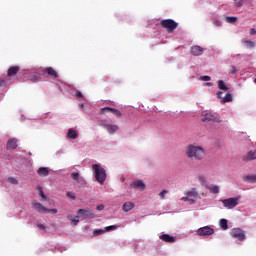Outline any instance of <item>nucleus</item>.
Masks as SVG:
<instances>
[{
	"label": "nucleus",
	"instance_id": "obj_4",
	"mask_svg": "<svg viewBox=\"0 0 256 256\" xmlns=\"http://www.w3.org/2000/svg\"><path fill=\"white\" fill-rule=\"evenodd\" d=\"M240 200H241V196H237V197L223 199L220 201H221V203H223V205L226 209H235V207H237V205H239Z\"/></svg>",
	"mask_w": 256,
	"mask_h": 256
},
{
	"label": "nucleus",
	"instance_id": "obj_27",
	"mask_svg": "<svg viewBox=\"0 0 256 256\" xmlns=\"http://www.w3.org/2000/svg\"><path fill=\"white\" fill-rule=\"evenodd\" d=\"M233 101V95L231 93H226V95L222 98L223 103H231Z\"/></svg>",
	"mask_w": 256,
	"mask_h": 256
},
{
	"label": "nucleus",
	"instance_id": "obj_36",
	"mask_svg": "<svg viewBox=\"0 0 256 256\" xmlns=\"http://www.w3.org/2000/svg\"><path fill=\"white\" fill-rule=\"evenodd\" d=\"M117 229V225H111L108 227H105V231H115Z\"/></svg>",
	"mask_w": 256,
	"mask_h": 256
},
{
	"label": "nucleus",
	"instance_id": "obj_39",
	"mask_svg": "<svg viewBox=\"0 0 256 256\" xmlns=\"http://www.w3.org/2000/svg\"><path fill=\"white\" fill-rule=\"evenodd\" d=\"M46 213H52V215H55V214H57V209H55V208H52V209L46 208Z\"/></svg>",
	"mask_w": 256,
	"mask_h": 256
},
{
	"label": "nucleus",
	"instance_id": "obj_31",
	"mask_svg": "<svg viewBox=\"0 0 256 256\" xmlns=\"http://www.w3.org/2000/svg\"><path fill=\"white\" fill-rule=\"evenodd\" d=\"M71 177L74 181H78L81 178V175L79 174V172H72Z\"/></svg>",
	"mask_w": 256,
	"mask_h": 256
},
{
	"label": "nucleus",
	"instance_id": "obj_7",
	"mask_svg": "<svg viewBox=\"0 0 256 256\" xmlns=\"http://www.w3.org/2000/svg\"><path fill=\"white\" fill-rule=\"evenodd\" d=\"M202 121L207 122V121H213L214 123H221V120L215 116V114L211 112H206L202 114Z\"/></svg>",
	"mask_w": 256,
	"mask_h": 256
},
{
	"label": "nucleus",
	"instance_id": "obj_14",
	"mask_svg": "<svg viewBox=\"0 0 256 256\" xmlns=\"http://www.w3.org/2000/svg\"><path fill=\"white\" fill-rule=\"evenodd\" d=\"M122 209L125 213H129V211L135 209V204L133 202H125L122 206Z\"/></svg>",
	"mask_w": 256,
	"mask_h": 256
},
{
	"label": "nucleus",
	"instance_id": "obj_8",
	"mask_svg": "<svg viewBox=\"0 0 256 256\" xmlns=\"http://www.w3.org/2000/svg\"><path fill=\"white\" fill-rule=\"evenodd\" d=\"M77 213L86 219H95V212L91 209H79Z\"/></svg>",
	"mask_w": 256,
	"mask_h": 256
},
{
	"label": "nucleus",
	"instance_id": "obj_29",
	"mask_svg": "<svg viewBox=\"0 0 256 256\" xmlns=\"http://www.w3.org/2000/svg\"><path fill=\"white\" fill-rule=\"evenodd\" d=\"M66 196L68 197V199H72V201H75V199H77L75 193L71 191L66 192Z\"/></svg>",
	"mask_w": 256,
	"mask_h": 256
},
{
	"label": "nucleus",
	"instance_id": "obj_10",
	"mask_svg": "<svg viewBox=\"0 0 256 256\" xmlns=\"http://www.w3.org/2000/svg\"><path fill=\"white\" fill-rule=\"evenodd\" d=\"M32 207L38 213H46V211H47V207L43 206V204H41L39 202L32 203Z\"/></svg>",
	"mask_w": 256,
	"mask_h": 256
},
{
	"label": "nucleus",
	"instance_id": "obj_52",
	"mask_svg": "<svg viewBox=\"0 0 256 256\" xmlns=\"http://www.w3.org/2000/svg\"><path fill=\"white\" fill-rule=\"evenodd\" d=\"M181 201H189V197H182Z\"/></svg>",
	"mask_w": 256,
	"mask_h": 256
},
{
	"label": "nucleus",
	"instance_id": "obj_55",
	"mask_svg": "<svg viewBox=\"0 0 256 256\" xmlns=\"http://www.w3.org/2000/svg\"><path fill=\"white\" fill-rule=\"evenodd\" d=\"M80 107H81V109H83L84 105H83V104H80Z\"/></svg>",
	"mask_w": 256,
	"mask_h": 256
},
{
	"label": "nucleus",
	"instance_id": "obj_13",
	"mask_svg": "<svg viewBox=\"0 0 256 256\" xmlns=\"http://www.w3.org/2000/svg\"><path fill=\"white\" fill-rule=\"evenodd\" d=\"M160 239L161 241H165V243H175V237L169 234H161Z\"/></svg>",
	"mask_w": 256,
	"mask_h": 256
},
{
	"label": "nucleus",
	"instance_id": "obj_34",
	"mask_svg": "<svg viewBox=\"0 0 256 256\" xmlns=\"http://www.w3.org/2000/svg\"><path fill=\"white\" fill-rule=\"evenodd\" d=\"M9 183H11L12 185H18L19 181L13 177H9L8 178Z\"/></svg>",
	"mask_w": 256,
	"mask_h": 256
},
{
	"label": "nucleus",
	"instance_id": "obj_30",
	"mask_svg": "<svg viewBox=\"0 0 256 256\" xmlns=\"http://www.w3.org/2000/svg\"><path fill=\"white\" fill-rule=\"evenodd\" d=\"M37 189H38L39 196L42 197V199H47V196L45 195V192H43V187L38 186Z\"/></svg>",
	"mask_w": 256,
	"mask_h": 256
},
{
	"label": "nucleus",
	"instance_id": "obj_22",
	"mask_svg": "<svg viewBox=\"0 0 256 256\" xmlns=\"http://www.w3.org/2000/svg\"><path fill=\"white\" fill-rule=\"evenodd\" d=\"M207 189H209L210 193H213L214 195L219 194V186L215 185V184H211L209 186H206Z\"/></svg>",
	"mask_w": 256,
	"mask_h": 256
},
{
	"label": "nucleus",
	"instance_id": "obj_35",
	"mask_svg": "<svg viewBox=\"0 0 256 256\" xmlns=\"http://www.w3.org/2000/svg\"><path fill=\"white\" fill-rule=\"evenodd\" d=\"M39 79V74H33L32 76H30V81H33V83H35V81H38Z\"/></svg>",
	"mask_w": 256,
	"mask_h": 256
},
{
	"label": "nucleus",
	"instance_id": "obj_3",
	"mask_svg": "<svg viewBox=\"0 0 256 256\" xmlns=\"http://www.w3.org/2000/svg\"><path fill=\"white\" fill-rule=\"evenodd\" d=\"M160 24L168 33H173L179 27V24L173 19L162 20Z\"/></svg>",
	"mask_w": 256,
	"mask_h": 256
},
{
	"label": "nucleus",
	"instance_id": "obj_21",
	"mask_svg": "<svg viewBox=\"0 0 256 256\" xmlns=\"http://www.w3.org/2000/svg\"><path fill=\"white\" fill-rule=\"evenodd\" d=\"M229 221H227V219L222 218L219 220V227L220 229H222L223 231H227V229H229V225H228Z\"/></svg>",
	"mask_w": 256,
	"mask_h": 256
},
{
	"label": "nucleus",
	"instance_id": "obj_6",
	"mask_svg": "<svg viewBox=\"0 0 256 256\" xmlns=\"http://www.w3.org/2000/svg\"><path fill=\"white\" fill-rule=\"evenodd\" d=\"M231 236L235 239H238V241H245V231H243L240 228H234L230 232Z\"/></svg>",
	"mask_w": 256,
	"mask_h": 256
},
{
	"label": "nucleus",
	"instance_id": "obj_25",
	"mask_svg": "<svg viewBox=\"0 0 256 256\" xmlns=\"http://www.w3.org/2000/svg\"><path fill=\"white\" fill-rule=\"evenodd\" d=\"M16 73H19V66H12L8 69V77H13Z\"/></svg>",
	"mask_w": 256,
	"mask_h": 256
},
{
	"label": "nucleus",
	"instance_id": "obj_53",
	"mask_svg": "<svg viewBox=\"0 0 256 256\" xmlns=\"http://www.w3.org/2000/svg\"><path fill=\"white\" fill-rule=\"evenodd\" d=\"M1 85H5V80L0 79V87H1Z\"/></svg>",
	"mask_w": 256,
	"mask_h": 256
},
{
	"label": "nucleus",
	"instance_id": "obj_5",
	"mask_svg": "<svg viewBox=\"0 0 256 256\" xmlns=\"http://www.w3.org/2000/svg\"><path fill=\"white\" fill-rule=\"evenodd\" d=\"M213 233H215V229L211 226L201 227L196 232L199 237H209L210 235H213Z\"/></svg>",
	"mask_w": 256,
	"mask_h": 256
},
{
	"label": "nucleus",
	"instance_id": "obj_49",
	"mask_svg": "<svg viewBox=\"0 0 256 256\" xmlns=\"http://www.w3.org/2000/svg\"><path fill=\"white\" fill-rule=\"evenodd\" d=\"M188 202L190 205H195L196 203L195 199H192V198H189Z\"/></svg>",
	"mask_w": 256,
	"mask_h": 256
},
{
	"label": "nucleus",
	"instance_id": "obj_33",
	"mask_svg": "<svg viewBox=\"0 0 256 256\" xmlns=\"http://www.w3.org/2000/svg\"><path fill=\"white\" fill-rule=\"evenodd\" d=\"M103 233H105V230L97 229V230H94L93 235H94V237H97L99 235H103Z\"/></svg>",
	"mask_w": 256,
	"mask_h": 256
},
{
	"label": "nucleus",
	"instance_id": "obj_54",
	"mask_svg": "<svg viewBox=\"0 0 256 256\" xmlns=\"http://www.w3.org/2000/svg\"><path fill=\"white\" fill-rule=\"evenodd\" d=\"M206 85H208L209 87L213 86V83L208 82Z\"/></svg>",
	"mask_w": 256,
	"mask_h": 256
},
{
	"label": "nucleus",
	"instance_id": "obj_26",
	"mask_svg": "<svg viewBox=\"0 0 256 256\" xmlns=\"http://www.w3.org/2000/svg\"><path fill=\"white\" fill-rule=\"evenodd\" d=\"M67 219H69V221H71V223H72L73 225H79V216H75V217L73 218V215L68 214V215H67Z\"/></svg>",
	"mask_w": 256,
	"mask_h": 256
},
{
	"label": "nucleus",
	"instance_id": "obj_24",
	"mask_svg": "<svg viewBox=\"0 0 256 256\" xmlns=\"http://www.w3.org/2000/svg\"><path fill=\"white\" fill-rule=\"evenodd\" d=\"M7 149H17V139L16 138L8 140Z\"/></svg>",
	"mask_w": 256,
	"mask_h": 256
},
{
	"label": "nucleus",
	"instance_id": "obj_16",
	"mask_svg": "<svg viewBox=\"0 0 256 256\" xmlns=\"http://www.w3.org/2000/svg\"><path fill=\"white\" fill-rule=\"evenodd\" d=\"M187 197H194V199H201L199 192H197L196 188H192L188 192H186Z\"/></svg>",
	"mask_w": 256,
	"mask_h": 256
},
{
	"label": "nucleus",
	"instance_id": "obj_40",
	"mask_svg": "<svg viewBox=\"0 0 256 256\" xmlns=\"http://www.w3.org/2000/svg\"><path fill=\"white\" fill-rule=\"evenodd\" d=\"M110 124L107 123V121H102L100 122V127H103L104 129H107V126H109Z\"/></svg>",
	"mask_w": 256,
	"mask_h": 256
},
{
	"label": "nucleus",
	"instance_id": "obj_19",
	"mask_svg": "<svg viewBox=\"0 0 256 256\" xmlns=\"http://www.w3.org/2000/svg\"><path fill=\"white\" fill-rule=\"evenodd\" d=\"M244 183H256V175H245L242 177Z\"/></svg>",
	"mask_w": 256,
	"mask_h": 256
},
{
	"label": "nucleus",
	"instance_id": "obj_45",
	"mask_svg": "<svg viewBox=\"0 0 256 256\" xmlns=\"http://www.w3.org/2000/svg\"><path fill=\"white\" fill-rule=\"evenodd\" d=\"M202 81H211V76H202Z\"/></svg>",
	"mask_w": 256,
	"mask_h": 256
},
{
	"label": "nucleus",
	"instance_id": "obj_11",
	"mask_svg": "<svg viewBox=\"0 0 256 256\" xmlns=\"http://www.w3.org/2000/svg\"><path fill=\"white\" fill-rule=\"evenodd\" d=\"M105 111H111V113H113L116 117H121V111L115 109V108H111V107H104L100 109V113L103 114L105 113Z\"/></svg>",
	"mask_w": 256,
	"mask_h": 256
},
{
	"label": "nucleus",
	"instance_id": "obj_51",
	"mask_svg": "<svg viewBox=\"0 0 256 256\" xmlns=\"http://www.w3.org/2000/svg\"><path fill=\"white\" fill-rule=\"evenodd\" d=\"M76 97H83V94L79 90H77L76 91Z\"/></svg>",
	"mask_w": 256,
	"mask_h": 256
},
{
	"label": "nucleus",
	"instance_id": "obj_2",
	"mask_svg": "<svg viewBox=\"0 0 256 256\" xmlns=\"http://www.w3.org/2000/svg\"><path fill=\"white\" fill-rule=\"evenodd\" d=\"M92 169L94 171V177L96 181L103 185L105 183V180L107 179V172L105 171V168L101 167L100 164H94L92 165Z\"/></svg>",
	"mask_w": 256,
	"mask_h": 256
},
{
	"label": "nucleus",
	"instance_id": "obj_1",
	"mask_svg": "<svg viewBox=\"0 0 256 256\" xmlns=\"http://www.w3.org/2000/svg\"><path fill=\"white\" fill-rule=\"evenodd\" d=\"M185 155L190 161H203L205 159V149L198 145L189 144L185 148Z\"/></svg>",
	"mask_w": 256,
	"mask_h": 256
},
{
	"label": "nucleus",
	"instance_id": "obj_44",
	"mask_svg": "<svg viewBox=\"0 0 256 256\" xmlns=\"http://www.w3.org/2000/svg\"><path fill=\"white\" fill-rule=\"evenodd\" d=\"M213 25H215V27H221V21H219V20H214L213 21Z\"/></svg>",
	"mask_w": 256,
	"mask_h": 256
},
{
	"label": "nucleus",
	"instance_id": "obj_20",
	"mask_svg": "<svg viewBox=\"0 0 256 256\" xmlns=\"http://www.w3.org/2000/svg\"><path fill=\"white\" fill-rule=\"evenodd\" d=\"M256 159V150L248 152L246 157H243V161H254Z\"/></svg>",
	"mask_w": 256,
	"mask_h": 256
},
{
	"label": "nucleus",
	"instance_id": "obj_56",
	"mask_svg": "<svg viewBox=\"0 0 256 256\" xmlns=\"http://www.w3.org/2000/svg\"><path fill=\"white\" fill-rule=\"evenodd\" d=\"M254 83H256V78L254 79Z\"/></svg>",
	"mask_w": 256,
	"mask_h": 256
},
{
	"label": "nucleus",
	"instance_id": "obj_15",
	"mask_svg": "<svg viewBox=\"0 0 256 256\" xmlns=\"http://www.w3.org/2000/svg\"><path fill=\"white\" fill-rule=\"evenodd\" d=\"M67 137H68V139H78L79 132H77V130H75L73 128H70V129H68Z\"/></svg>",
	"mask_w": 256,
	"mask_h": 256
},
{
	"label": "nucleus",
	"instance_id": "obj_43",
	"mask_svg": "<svg viewBox=\"0 0 256 256\" xmlns=\"http://www.w3.org/2000/svg\"><path fill=\"white\" fill-rule=\"evenodd\" d=\"M168 193V191L167 190H162L161 192H160V198L161 199H165V194H167Z\"/></svg>",
	"mask_w": 256,
	"mask_h": 256
},
{
	"label": "nucleus",
	"instance_id": "obj_41",
	"mask_svg": "<svg viewBox=\"0 0 256 256\" xmlns=\"http://www.w3.org/2000/svg\"><path fill=\"white\" fill-rule=\"evenodd\" d=\"M76 182H78L79 185H85V178L80 176L79 180H76Z\"/></svg>",
	"mask_w": 256,
	"mask_h": 256
},
{
	"label": "nucleus",
	"instance_id": "obj_37",
	"mask_svg": "<svg viewBox=\"0 0 256 256\" xmlns=\"http://www.w3.org/2000/svg\"><path fill=\"white\" fill-rule=\"evenodd\" d=\"M234 3L236 5V7H241L242 5H244L245 1L244 0H240V1L234 0Z\"/></svg>",
	"mask_w": 256,
	"mask_h": 256
},
{
	"label": "nucleus",
	"instance_id": "obj_50",
	"mask_svg": "<svg viewBox=\"0 0 256 256\" xmlns=\"http://www.w3.org/2000/svg\"><path fill=\"white\" fill-rule=\"evenodd\" d=\"M250 35H256V29L255 28L250 29Z\"/></svg>",
	"mask_w": 256,
	"mask_h": 256
},
{
	"label": "nucleus",
	"instance_id": "obj_9",
	"mask_svg": "<svg viewBox=\"0 0 256 256\" xmlns=\"http://www.w3.org/2000/svg\"><path fill=\"white\" fill-rule=\"evenodd\" d=\"M203 48L201 46H192L191 47V55H193L194 57H199L200 55L203 54Z\"/></svg>",
	"mask_w": 256,
	"mask_h": 256
},
{
	"label": "nucleus",
	"instance_id": "obj_46",
	"mask_svg": "<svg viewBox=\"0 0 256 256\" xmlns=\"http://www.w3.org/2000/svg\"><path fill=\"white\" fill-rule=\"evenodd\" d=\"M103 209H105V206L103 204L97 206L98 211H103Z\"/></svg>",
	"mask_w": 256,
	"mask_h": 256
},
{
	"label": "nucleus",
	"instance_id": "obj_47",
	"mask_svg": "<svg viewBox=\"0 0 256 256\" xmlns=\"http://www.w3.org/2000/svg\"><path fill=\"white\" fill-rule=\"evenodd\" d=\"M37 227H38V229H40L41 231H45V225H43V224H38Z\"/></svg>",
	"mask_w": 256,
	"mask_h": 256
},
{
	"label": "nucleus",
	"instance_id": "obj_32",
	"mask_svg": "<svg viewBox=\"0 0 256 256\" xmlns=\"http://www.w3.org/2000/svg\"><path fill=\"white\" fill-rule=\"evenodd\" d=\"M227 23H236L237 22V17L235 16H228L226 17Z\"/></svg>",
	"mask_w": 256,
	"mask_h": 256
},
{
	"label": "nucleus",
	"instance_id": "obj_18",
	"mask_svg": "<svg viewBox=\"0 0 256 256\" xmlns=\"http://www.w3.org/2000/svg\"><path fill=\"white\" fill-rule=\"evenodd\" d=\"M49 168L47 167H40L37 170V174L39 175V177H47L49 175Z\"/></svg>",
	"mask_w": 256,
	"mask_h": 256
},
{
	"label": "nucleus",
	"instance_id": "obj_17",
	"mask_svg": "<svg viewBox=\"0 0 256 256\" xmlns=\"http://www.w3.org/2000/svg\"><path fill=\"white\" fill-rule=\"evenodd\" d=\"M106 131L107 133H109V135H113V133H117V131H119V126L115 124H110L107 126Z\"/></svg>",
	"mask_w": 256,
	"mask_h": 256
},
{
	"label": "nucleus",
	"instance_id": "obj_12",
	"mask_svg": "<svg viewBox=\"0 0 256 256\" xmlns=\"http://www.w3.org/2000/svg\"><path fill=\"white\" fill-rule=\"evenodd\" d=\"M132 187L134 189H138L139 191H145V183L142 180H136L132 183Z\"/></svg>",
	"mask_w": 256,
	"mask_h": 256
},
{
	"label": "nucleus",
	"instance_id": "obj_48",
	"mask_svg": "<svg viewBox=\"0 0 256 256\" xmlns=\"http://www.w3.org/2000/svg\"><path fill=\"white\" fill-rule=\"evenodd\" d=\"M223 92H221V91H218L217 92V97H218V99H223Z\"/></svg>",
	"mask_w": 256,
	"mask_h": 256
},
{
	"label": "nucleus",
	"instance_id": "obj_42",
	"mask_svg": "<svg viewBox=\"0 0 256 256\" xmlns=\"http://www.w3.org/2000/svg\"><path fill=\"white\" fill-rule=\"evenodd\" d=\"M245 43H246V45H249V47H255V42H253L251 40H246Z\"/></svg>",
	"mask_w": 256,
	"mask_h": 256
},
{
	"label": "nucleus",
	"instance_id": "obj_28",
	"mask_svg": "<svg viewBox=\"0 0 256 256\" xmlns=\"http://www.w3.org/2000/svg\"><path fill=\"white\" fill-rule=\"evenodd\" d=\"M218 89H221L222 91H227L229 88L227 85H225V81L218 80Z\"/></svg>",
	"mask_w": 256,
	"mask_h": 256
},
{
	"label": "nucleus",
	"instance_id": "obj_23",
	"mask_svg": "<svg viewBox=\"0 0 256 256\" xmlns=\"http://www.w3.org/2000/svg\"><path fill=\"white\" fill-rule=\"evenodd\" d=\"M45 73H47L48 75H50V77H54L55 79H57V77H59V74L57 73V71H55L53 68L49 67L46 68Z\"/></svg>",
	"mask_w": 256,
	"mask_h": 256
},
{
	"label": "nucleus",
	"instance_id": "obj_38",
	"mask_svg": "<svg viewBox=\"0 0 256 256\" xmlns=\"http://www.w3.org/2000/svg\"><path fill=\"white\" fill-rule=\"evenodd\" d=\"M229 73H231L232 75H235V73H237V68L235 66H230Z\"/></svg>",
	"mask_w": 256,
	"mask_h": 256
}]
</instances>
